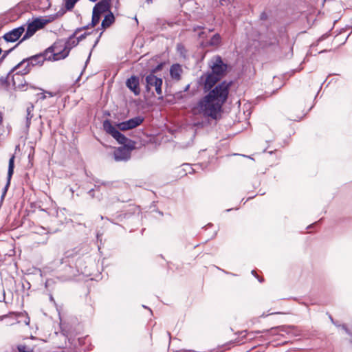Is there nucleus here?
Returning <instances> with one entry per match:
<instances>
[{
  "instance_id": "4be33fe9",
  "label": "nucleus",
  "mask_w": 352,
  "mask_h": 352,
  "mask_svg": "<svg viewBox=\"0 0 352 352\" xmlns=\"http://www.w3.org/2000/svg\"><path fill=\"white\" fill-rule=\"evenodd\" d=\"M19 352H34L33 349L25 344H19L17 346Z\"/></svg>"
},
{
  "instance_id": "e433bc0d",
  "label": "nucleus",
  "mask_w": 352,
  "mask_h": 352,
  "mask_svg": "<svg viewBox=\"0 0 352 352\" xmlns=\"http://www.w3.org/2000/svg\"><path fill=\"white\" fill-rule=\"evenodd\" d=\"M146 1H147L148 3H151V2H152V0H146Z\"/></svg>"
},
{
  "instance_id": "473e14b6",
  "label": "nucleus",
  "mask_w": 352,
  "mask_h": 352,
  "mask_svg": "<svg viewBox=\"0 0 352 352\" xmlns=\"http://www.w3.org/2000/svg\"><path fill=\"white\" fill-rule=\"evenodd\" d=\"M189 87H190V85H187L186 88H185V89H184V91H187L189 89Z\"/></svg>"
},
{
  "instance_id": "423d86ee",
  "label": "nucleus",
  "mask_w": 352,
  "mask_h": 352,
  "mask_svg": "<svg viewBox=\"0 0 352 352\" xmlns=\"http://www.w3.org/2000/svg\"><path fill=\"white\" fill-rule=\"evenodd\" d=\"M221 77L211 73L204 74L199 78V82L203 86L204 91H210L212 87L221 80Z\"/></svg>"
},
{
  "instance_id": "4468645a",
  "label": "nucleus",
  "mask_w": 352,
  "mask_h": 352,
  "mask_svg": "<svg viewBox=\"0 0 352 352\" xmlns=\"http://www.w3.org/2000/svg\"><path fill=\"white\" fill-rule=\"evenodd\" d=\"M182 72V66L179 64H173L170 68L171 78L177 81L181 79Z\"/></svg>"
},
{
  "instance_id": "5701e85b",
  "label": "nucleus",
  "mask_w": 352,
  "mask_h": 352,
  "mask_svg": "<svg viewBox=\"0 0 352 352\" xmlns=\"http://www.w3.org/2000/svg\"><path fill=\"white\" fill-rule=\"evenodd\" d=\"M329 318H330V320H331V321H332V322H333L335 325H336V326H338V327H342V329H344V331H346L349 335H351V333L350 332V331L348 329V328L346 327V325H345V324L338 325V324H337L333 321V318H332V317H331V316H329Z\"/></svg>"
},
{
  "instance_id": "b1692460",
  "label": "nucleus",
  "mask_w": 352,
  "mask_h": 352,
  "mask_svg": "<svg viewBox=\"0 0 352 352\" xmlns=\"http://www.w3.org/2000/svg\"><path fill=\"white\" fill-rule=\"evenodd\" d=\"M45 94H46L45 91H43L42 93L38 94L37 96L39 97L40 100H43L47 98V96Z\"/></svg>"
},
{
  "instance_id": "412c9836",
  "label": "nucleus",
  "mask_w": 352,
  "mask_h": 352,
  "mask_svg": "<svg viewBox=\"0 0 352 352\" xmlns=\"http://www.w3.org/2000/svg\"><path fill=\"white\" fill-rule=\"evenodd\" d=\"M220 40H221L220 35L218 34H216L210 39V44L211 45H217L219 44Z\"/></svg>"
},
{
  "instance_id": "c756f323",
  "label": "nucleus",
  "mask_w": 352,
  "mask_h": 352,
  "mask_svg": "<svg viewBox=\"0 0 352 352\" xmlns=\"http://www.w3.org/2000/svg\"><path fill=\"white\" fill-rule=\"evenodd\" d=\"M24 322H25V324L26 325H28L29 323H30V318H26V319L25 320Z\"/></svg>"
},
{
  "instance_id": "f8f14e48",
  "label": "nucleus",
  "mask_w": 352,
  "mask_h": 352,
  "mask_svg": "<svg viewBox=\"0 0 352 352\" xmlns=\"http://www.w3.org/2000/svg\"><path fill=\"white\" fill-rule=\"evenodd\" d=\"M126 87L135 95L138 96L140 94V79L138 76H132L128 78L126 82Z\"/></svg>"
},
{
  "instance_id": "dca6fc26",
  "label": "nucleus",
  "mask_w": 352,
  "mask_h": 352,
  "mask_svg": "<svg viewBox=\"0 0 352 352\" xmlns=\"http://www.w3.org/2000/svg\"><path fill=\"white\" fill-rule=\"evenodd\" d=\"M109 10V0H101L94 7L93 10L102 14L107 12Z\"/></svg>"
},
{
  "instance_id": "c85d7f7f",
  "label": "nucleus",
  "mask_w": 352,
  "mask_h": 352,
  "mask_svg": "<svg viewBox=\"0 0 352 352\" xmlns=\"http://www.w3.org/2000/svg\"><path fill=\"white\" fill-rule=\"evenodd\" d=\"M252 274L254 276H255L256 277L258 278V277L255 274V271H254V270H252ZM258 279L259 282H261V283H262V282L263 281V279H261V278H258Z\"/></svg>"
},
{
  "instance_id": "20e7f679",
  "label": "nucleus",
  "mask_w": 352,
  "mask_h": 352,
  "mask_svg": "<svg viewBox=\"0 0 352 352\" xmlns=\"http://www.w3.org/2000/svg\"><path fill=\"white\" fill-rule=\"evenodd\" d=\"M209 67L211 68V73L223 78L228 69V65L225 63L221 57L219 56H215L212 57L209 63Z\"/></svg>"
},
{
  "instance_id": "a878e982",
  "label": "nucleus",
  "mask_w": 352,
  "mask_h": 352,
  "mask_svg": "<svg viewBox=\"0 0 352 352\" xmlns=\"http://www.w3.org/2000/svg\"><path fill=\"white\" fill-rule=\"evenodd\" d=\"M45 91V94L46 96L47 95L49 97H54L56 96V93L54 92H52V91Z\"/></svg>"
},
{
  "instance_id": "6e6552de",
  "label": "nucleus",
  "mask_w": 352,
  "mask_h": 352,
  "mask_svg": "<svg viewBox=\"0 0 352 352\" xmlns=\"http://www.w3.org/2000/svg\"><path fill=\"white\" fill-rule=\"evenodd\" d=\"M47 20L36 18L31 23H29L28 24L26 32L25 33L22 41L31 37L37 30L43 28L47 23Z\"/></svg>"
},
{
  "instance_id": "f257e3e1",
  "label": "nucleus",
  "mask_w": 352,
  "mask_h": 352,
  "mask_svg": "<svg viewBox=\"0 0 352 352\" xmlns=\"http://www.w3.org/2000/svg\"><path fill=\"white\" fill-rule=\"evenodd\" d=\"M231 84V82L223 81L216 85L198 102L197 107L194 109L195 112L197 111L204 116L213 120L219 119L222 107L228 98Z\"/></svg>"
},
{
  "instance_id": "7ed1b4c3",
  "label": "nucleus",
  "mask_w": 352,
  "mask_h": 352,
  "mask_svg": "<svg viewBox=\"0 0 352 352\" xmlns=\"http://www.w3.org/2000/svg\"><path fill=\"white\" fill-rule=\"evenodd\" d=\"M45 51V55L51 56L52 60H58L65 58L68 54V50L64 45V41H58L54 43L53 45L48 47Z\"/></svg>"
},
{
  "instance_id": "ddd939ff",
  "label": "nucleus",
  "mask_w": 352,
  "mask_h": 352,
  "mask_svg": "<svg viewBox=\"0 0 352 352\" xmlns=\"http://www.w3.org/2000/svg\"><path fill=\"white\" fill-rule=\"evenodd\" d=\"M87 27H83L82 28H78L68 38L66 41H64V45L66 50H68V54H69L70 50L76 46L79 42L77 39L76 35V34L82 29H85Z\"/></svg>"
},
{
  "instance_id": "9b49d317",
  "label": "nucleus",
  "mask_w": 352,
  "mask_h": 352,
  "mask_svg": "<svg viewBox=\"0 0 352 352\" xmlns=\"http://www.w3.org/2000/svg\"><path fill=\"white\" fill-rule=\"evenodd\" d=\"M24 31L25 28L23 26L18 27L6 33L3 35V38L7 42H15L21 37Z\"/></svg>"
},
{
  "instance_id": "c9c22d12",
  "label": "nucleus",
  "mask_w": 352,
  "mask_h": 352,
  "mask_svg": "<svg viewBox=\"0 0 352 352\" xmlns=\"http://www.w3.org/2000/svg\"><path fill=\"white\" fill-rule=\"evenodd\" d=\"M49 283H50V280H47L46 283H45L46 287L48 285Z\"/></svg>"
},
{
  "instance_id": "9d476101",
  "label": "nucleus",
  "mask_w": 352,
  "mask_h": 352,
  "mask_svg": "<svg viewBox=\"0 0 352 352\" xmlns=\"http://www.w3.org/2000/svg\"><path fill=\"white\" fill-rule=\"evenodd\" d=\"M144 121L143 118L141 116H137L129 119L125 122H120L118 124V127L121 131H126L129 129H133L139 125H140Z\"/></svg>"
},
{
  "instance_id": "aec40b11",
  "label": "nucleus",
  "mask_w": 352,
  "mask_h": 352,
  "mask_svg": "<svg viewBox=\"0 0 352 352\" xmlns=\"http://www.w3.org/2000/svg\"><path fill=\"white\" fill-rule=\"evenodd\" d=\"M79 0H65V6L67 10H72Z\"/></svg>"
},
{
  "instance_id": "f3484780",
  "label": "nucleus",
  "mask_w": 352,
  "mask_h": 352,
  "mask_svg": "<svg viewBox=\"0 0 352 352\" xmlns=\"http://www.w3.org/2000/svg\"><path fill=\"white\" fill-rule=\"evenodd\" d=\"M115 21L114 15L110 12L107 15L105 16L104 19L102 21V27L104 29L109 28Z\"/></svg>"
},
{
  "instance_id": "58836bf2",
  "label": "nucleus",
  "mask_w": 352,
  "mask_h": 352,
  "mask_svg": "<svg viewBox=\"0 0 352 352\" xmlns=\"http://www.w3.org/2000/svg\"><path fill=\"white\" fill-rule=\"evenodd\" d=\"M100 236L99 234H97V238L98 239Z\"/></svg>"
},
{
  "instance_id": "72a5a7b5",
  "label": "nucleus",
  "mask_w": 352,
  "mask_h": 352,
  "mask_svg": "<svg viewBox=\"0 0 352 352\" xmlns=\"http://www.w3.org/2000/svg\"><path fill=\"white\" fill-rule=\"evenodd\" d=\"M184 166L187 167L189 169H192L189 164H184Z\"/></svg>"
},
{
  "instance_id": "7c9ffc66",
  "label": "nucleus",
  "mask_w": 352,
  "mask_h": 352,
  "mask_svg": "<svg viewBox=\"0 0 352 352\" xmlns=\"http://www.w3.org/2000/svg\"><path fill=\"white\" fill-rule=\"evenodd\" d=\"M50 301H51V302H55V301H54V298H53V296H52V295H50Z\"/></svg>"
},
{
  "instance_id": "2eb2a0df",
  "label": "nucleus",
  "mask_w": 352,
  "mask_h": 352,
  "mask_svg": "<svg viewBox=\"0 0 352 352\" xmlns=\"http://www.w3.org/2000/svg\"><path fill=\"white\" fill-rule=\"evenodd\" d=\"M14 157L12 156L10 160H9V165H8V182H7V184L6 186H5L4 189H3V194H2V196H1V198L3 199L6 192H7V190H8V188L10 185V179L12 177V175H13V172H14Z\"/></svg>"
},
{
  "instance_id": "1a4fd4ad",
  "label": "nucleus",
  "mask_w": 352,
  "mask_h": 352,
  "mask_svg": "<svg viewBox=\"0 0 352 352\" xmlns=\"http://www.w3.org/2000/svg\"><path fill=\"white\" fill-rule=\"evenodd\" d=\"M133 146H123L115 149L113 158L116 162L128 161L131 158V151Z\"/></svg>"
},
{
  "instance_id": "2f4dec72",
  "label": "nucleus",
  "mask_w": 352,
  "mask_h": 352,
  "mask_svg": "<svg viewBox=\"0 0 352 352\" xmlns=\"http://www.w3.org/2000/svg\"><path fill=\"white\" fill-rule=\"evenodd\" d=\"M3 122V116L1 113H0V124Z\"/></svg>"
},
{
  "instance_id": "cd10ccee",
  "label": "nucleus",
  "mask_w": 352,
  "mask_h": 352,
  "mask_svg": "<svg viewBox=\"0 0 352 352\" xmlns=\"http://www.w3.org/2000/svg\"><path fill=\"white\" fill-rule=\"evenodd\" d=\"M12 50H8V51H6L4 54L3 55V56L1 58L0 60H1L3 58H4L8 54V53L11 51Z\"/></svg>"
},
{
  "instance_id": "393cba45",
  "label": "nucleus",
  "mask_w": 352,
  "mask_h": 352,
  "mask_svg": "<svg viewBox=\"0 0 352 352\" xmlns=\"http://www.w3.org/2000/svg\"><path fill=\"white\" fill-rule=\"evenodd\" d=\"M89 34V33H85L83 34H81L80 36H79L78 37H76L77 39L78 40V42H80V41H82V39H84L87 35Z\"/></svg>"
},
{
  "instance_id": "f03ea898",
  "label": "nucleus",
  "mask_w": 352,
  "mask_h": 352,
  "mask_svg": "<svg viewBox=\"0 0 352 352\" xmlns=\"http://www.w3.org/2000/svg\"><path fill=\"white\" fill-rule=\"evenodd\" d=\"M45 60H52L51 56L45 55V51L23 59L12 69V71H16L23 67L21 70H19L16 73V75L19 76L20 75L23 76L29 73L32 67L42 65Z\"/></svg>"
},
{
  "instance_id": "0eeeda50",
  "label": "nucleus",
  "mask_w": 352,
  "mask_h": 352,
  "mask_svg": "<svg viewBox=\"0 0 352 352\" xmlns=\"http://www.w3.org/2000/svg\"><path fill=\"white\" fill-rule=\"evenodd\" d=\"M103 128L104 131L115 138L120 144L126 146V144L128 139L122 135L109 120H106L103 122Z\"/></svg>"
},
{
  "instance_id": "bb28decb",
  "label": "nucleus",
  "mask_w": 352,
  "mask_h": 352,
  "mask_svg": "<svg viewBox=\"0 0 352 352\" xmlns=\"http://www.w3.org/2000/svg\"><path fill=\"white\" fill-rule=\"evenodd\" d=\"M94 189H91L90 190H89L88 194H89L91 197H94Z\"/></svg>"
},
{
  "instance_id": "a211bd4d",
  "label": "nucleus",
  "mask_w": 352,
  "mask_h": 352,
  "mask_svg": "<svg viewBox=\"0 0 352 352\" xmlns=\"http://www.w3.org/2000/svg\"><path fill=\"white\" fill-rule=\"evenodd\" d=\"M33 110H34V106L33 105H30L29 107H28L27 109H26V112H27V115H26V126L28 127H29L30 124V122H31V120L32 118H33Z\"/></svg>"
},
{
  "instance_id": "4c0bfd02",
  "label": "nucleus",
  "mask_w": 352,
  "mask_h": 352,
  "mask_svg": "<svg viewBox=\"0 0 352 352\" xmlns=\"http://www.w3.org/2000/svg\"><path fill=\"white\" fill-rule=\"evenodd\" d=\"M90 55H91V54H89V57H90ZM89 58H88V59H87V63L89 61Z\"/></svg>"
},
{
  "instance_id": "39448f33",
  "label": "nucleus",
  "mask_w": 352,
  "mask_h": 352,
  "mask_svg": "<svg viewBox=\"0 0 352 352\" xmlns=\"http://www.w3.org/2000/svg\"><path fill=\"white\" fill-rule=\"evenodd\" d=\"M146 82V90L147 92L153 91L154 89L156 91V94L162 96V79L161 78H158L155 76L153 73L149 74L145 77Z\"/></svg>"
},
{
  "instance_id": "f704fd0d",
  "label": "nucleus",
  "mask_w": 352,
  "mask_h": 352,
  "mask_svg": "<svg viewBox=\"0 0 352 352\" xmlns=\"http://www.w3.org/2000/svg\"><path fill=\"white\" fill-rule=\"evenodd\" d=\"M98 40H99V38H98L96 39V42H95V44H94V47H95V45L98 43Z\"/></svg>"
},
{
  "instance_id": "6ab92c4d",
  "label": "nucleus",
  "mask_w": 352,
  "mask_h": 352,
  "mask_svg": "<svg viewBox=\"0 0 352 352\" xmlns=\"http://www.w3.org/2000/svg\"><path fill=\"white\" fill-rule=\"evenodd\" d=\"M100 15H101V14L93 10L92 19H91V26L92 27H94L99 23V21L100 20Z\"/></svg>"
}]
</instances>
